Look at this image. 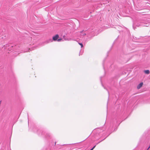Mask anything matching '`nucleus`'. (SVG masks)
Listing matches in <instances>:
<instances>
[{
  "label": "nucleus",
  "instance_id": "nucleus-1",
  "mask_svg": "<svg viewBox=\"0 0 150 150\" xmlns=\"http://www.w3.org/2000/svg\"><path fill=\"white\" fill-rule=\"evenodd\" d=\"M59 37V35L57 34L53 37L52 39L53 40L56 41L58 38Z\"/></svg>",
  "mask_w": 150,
  "mask_h": 150
},
{
  "label": "nucleus",
  "instance_id": "nucleus-2",
  "mask_svg": "<svg viewBox=\"0 0 150 150\" xmlns=\"http://www.w3.org/2000/svg\"><path fill=\"white\" fill-rule=\"evenodd\" d=\"M143 82H141L137 86V89H139L143 86Z\"/></svg>",
  "mask_w": 150,
  "mask_h": 150
},
{
  "label": "nucleus",
  "instance_id": "nucleus-3",
  "mask_svg": "<svg viewBox=\"0 0 150 150\" xmlns=\"http://www.w3.org/2000/svg\"><path fill=\"white\" fill-rule=\"evenodd\" d=\"M144 73L146 74H149L150 73L149 71V70H146L144 71Z\"/></svg>",
  "mask_w": 150,
  "mask_h": 150
},
{
  "label": "nucleus",
  "instance_id": "nucleus-4",
  "mask_svg": "<svg viewBox=\"0 0 150 150\" xmlns=\"http://www.w3.org/2000/svg\"><path fill=\"white\" fill-rule=\"evenodd\" d=\"M79 44L81 46V47H82L83 46V45L81 43H79Z\"/></svg>",
  "mask_w": 150,
  "mask_h": 150
},
{
  "label": "nucleus",
  "instance_id": "nucleus-5",
  "mask_svg": "<svg viewBox=\"0 0 150 150\" xmlns=\"http://www.w3.org/2000/svg\"><path fill=\"white\" fill-rule=\"evenodd\" d=\"M62 40V39H59L57 40V41L58 42H59L61 41Z\"/></svg>",
  "mask_w": 150,
  "mask_h": 150
},
{
  "label": "nucleus",
  "instance_id": "nucleus-6",
  "mask_svg": "<svg viewBox=\"0 0 150 150\" xmlns=\"http://www.w3.org/2000/svg\"><path fill=\"white\" fill-rule=\"evenodd\" d=\"M96 146H95L93 148H92L90 150H93V149L95 148L96 147Z\"/></svg>",
  "mask_w": 150,
  "mask_h": 150
}]
</instances>
